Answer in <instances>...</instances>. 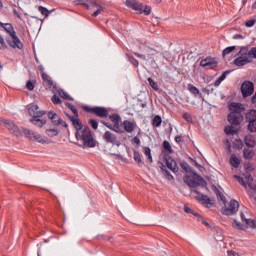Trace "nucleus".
I'll list each match as a JSON object with an SVG mask.
<instances>
[{
    "label": "nucleus",
    "instance_id": "obj_33",
    "mask_svg": "<svg viewBox=\"0 0 256 256\" xmlns=\"http://www.w3.org/2000/svg\"><path fill=\"white\" fill-rule=\"evenodd\" d=\"M188 91H190V93L194 95V97H197V95H200L201 97V92L193 84L188 85Z\"/></svg>",
    "mask_w": 256,
    "mask_h": 256
},
{
    "label": "nucleus",
    "instance_id": "obj_41",
    "mask_svg": "<svg viewBox=\"0 0 256 256\" xmlns=\"http://www.w3.org/2000/svg\"><path fill=\"white\" fill-rule=\"evenodd\" d=\"M248 129L251 133H256V120H252L249 122Z\"/></svg>",
    "mask_w": 256,
    "mask_h": 256
},
{
    "label": "nucleus",
    "instance_id": "obj_22",
    "mask_svg": "<svg viewBox=\"0 0 256 256\" xmlns=\"http://www.w3.org/2000/svg\"><path fill=\"white\" fill-rule=\"evenodd\" d=\"M237 55L244 58L248 63H252V60L249 56V48L248 47L242 46Z\"/></svg>",
    "mask_w": 256,
    "mask_h": 256
},
{
    "label": "nucleus",
    "instance_id": "obj_26",
    "mask_svg": "<svg viewBox=\"0 0 256 256\" xmlns=\"http://www.w3.org/2000/svg\"><path fill=\"white\" fill-rule=\"evenodd\" d=\"M229 73L230 71H225L223 74H221L219 78L214 82V86L219 87V85H221V83H223V81L227 79V76L229 75Z\"/></svg>",
    "mask_w": 256,
    "mask_h": 256
},
{
    "label": "nucleus",
    "instance_id": "obj_47",
    "mask_svg": "<svg viewBox=\"0 0 256 256\" xmlns=\"http://www.w3.org/2000/svg\"><path fill=\"white\" fill-rule=\"evenodd\" d=\"M245 223L246 225H248V227H251L252 229H256V221L253 219H245Z\"/></svg>",
    "mask_w": 256,
    "mask_h": 256
},
{
    "label": "nucleus",
    "instance_id": "obj_46",
    "mask_svg": "<svg viewBox=\"0 0 256 256\" xmlns=\"http://www.w3.org/2000/svg\"><path fill=\"white\" fill-rule=\"evenodd\" d=\"M88 123H89V125H91L92 129H94V130L99 129V122H97V120H95V119H90V120L88 121Z\"/></svg>",
    "mask_w": 256,
    "mask_h": 256
},
{
    "label": "nucleus",
    "instance_id": "obj_64",
    "mask_svg": "<svg viewBox=\"0 0 256 256\" xmlns=\"http://www.w3.org/2000/svg\"><path fill=\"white\" fill-rule=\"evenodd\" d=\"M228 255L229 256H239V254L237 252L233 251V250L228 251Z\"/></svg>",
    "mask_w": 256,
    "mask_h": 256
},
{
    "label": "nucleus",
    "instance_id": "obj_62",
    "mask_svg": "<svg viewBox=\"0 0 256 256\" xmlns=\"http://www.w3.org/2000/svg\"><path fill=\"white\" fill-rule=\"evenodd\" d=\"M132 142L135 143V145H141V139L138 138V136H135V137L132 139Z\"/></svg>",
    "mask_w": 256,
    "mask_h": 256
},
{
    "label": "nucleus",
    "instance_id": "obj_27",
    "mask_svg": "<svg viewBox=\"0 0 256 256\" xmlns=\"http://www.w3.org/2000/svg\"><path fill=\"white\" fill-rule=\"evenodd\" d=\"M233 63L236 65V67H244V65H248L249 62L241 56H238L236 59H234Z\"/></svg>",
    "mask_w": 256,
    "mask_h": 256
},
{
    "label": "nucleus",
    "instance_id": "obj_15",
    "mask_svg": "<svg viewBox=\"0 0 256 256\" xmlns=\"http://www.w3.org/2000/svg\"><path fill=\"white\" fill-rule=\"evenodd\" d=\"M2 123L5 125V127L10 131V133H14L18 137V135H21V131H19V127L15 125L11 120H3Z\"/></svg>",
    "mask_w": 256,
    "mask_h": 256
},
{
    "label": "nucleus",
    "instance_id": "obj_55",
    "mask_svg": "<svg viewBox=\"0 0 256 256\" xmlns=\"http://www.w3.org/2000/svg\"><path fill=\"white\" fill-rule=\"evenodd\" d=\"M183 119L187 121V123H193V117H191V114L189 112H185L183 114Z\"/></svg>",
    "mask_w": 256,
    "mask_h": 256
},
{
    "label": "nucleus",
    "instance_id": "obj_28",
    "mask_svg": "<svg viewBox=\"0 0 256 256\" xmlns=\"http://www.w3.org/2000/svg\"><path fill=\"white\" fill-rule=\"evenodd\" d=\"M230 164L232 167H234V169H237L239 165H241V161H239V158H237L235 154H232L230 157Z\"/></svg>",
    "mask_w": 256,
    "mask_h": 256
},
{
    "label": "nucleus",
    "instance_id": "obj_44",
    "mask_svg": "<svg viewBox=\"0 0 256 256\" xmlns=\"http://www.w3.org/2000/svg\"><path fill=\"white\" fill-rule=\"evenodd\" d=\"M163 147H164L165 151H168V153L173 152V148L171 147V144L169 143V141L165 140L163 142Z\"/></svg>",
    "mask_w": 256,
    "mask_h": 256
},
{
    "label": "nucleus",
    "instance_id": "obj_3",
    "mask_svg": "<svg viewBox=\"0 0 256 256\" xmlns=\"http://www.w3.org/2000/svg\"><path fill=\"white\" fill-rule=\"evenodd\" d=\"M111 123L106 121H101V124L110 129V131H114V133H123L121 130V116L119 114H112L109 116Z\"/></svg>",
    "mask_w": 256,
    "mask_h": 256
},
{
    "label": "nucleus",
    "instance_id": "obj_9",
    "mask_svg": "<svg viewBox=\"0 0 256 256\" xmlns=\"http://www.w3.org/2000/svg\"><path fill=\"white\" fill-rule=\"evenodd\" d=\"M192 193L196 194L195 197H196L197 201L202 203V205H213V201L211 199H209V196L202 194L201 192H199L198 189L192 190Z\"/></svg>",
    "mask_w": 256,
    "mask_h": 256
},
{
    "label": "nucleus",
    "instance_id": "obj_50",
    "mask_svg": "<svg viewBox=\"0 0 256 256\" xmlns=\"http://www.w3.org/2000/svg\"><path fill=\"white\" fill-rule=\"evenodd\" d=\"M51 101L54 105H61V98L57 96V94H54L51 98Z\"/></svg>",
    "mask_w": 256,
    "mask_h": 256
},
{
    "label": "nucleus",
    "instance_id": "obj_51",
    "mask_svg": "<svg viewBox=\"0 0 256 256\" xmlns=\"http://www.w3.org/2000/svg\"><path fill=\"white\" fill-rule=\"evenodd\" d=\"M134 161H136L138 163V165L141 167V154L137 151L134 152Z\"/></svg>",
    "mask_w": 256,
    "mask_h": 256
},
{
    "label": "nucleus",
    "instance_id": "obj_42",
    "mask_svg": "<svg viewBox=\"0 0 256 256\" xmlns=\"http://www.w3.org/2000/svg\"><path fill=\"white\" fill-rule=\"evenodd\" d=\"M128 61L133 65V67H139V61L135 57L128 55Z\"/></svg>",
    "mask_w": 256,
    "mask_h": 256
},
{
    "label": "nucleus",
    "instance_id": "obj_43",
    "mask_svg": "<svg viewBox=\"0 0 256 256\" xmlns=\"http://www.w3.org/2000/svg\"><path fill=\"white\" fill-rule=\"evenodd\" d=\"M138 13H145V15H150L151 14V6H143L142 5V10H138Z\"/></svg>",
    "mask_w": 256,
    "mask_h": 256
},
{
    "label": "nucleus",
    "instance_id": "obj_37",
    "mask_svg": "<svg viewBox=\"0 0 256 256\" xmlns=\"http://www.w3.org/2000/svg\"><path fill=\"white\" fill-rule=\"evenodd\" d=\"M91 1L93 0H76L75 3L76 5H83V7H86V9H90L91 6L89 5H91Z\"/></svg>",
    "mask_w": 256,
    "mask_h": 256
},
{
    "label": "nucleus",
    "instance_id": "obj_2",
    "mask_svg": "<svg viewBox=\"0 0 256 256\" xmlns=\"http://www.w3.org/2000/svg\"><path fill=\"white\" fill-rule=\"evenodd\" d=\"M2 27L4 31L10 35V37H6L7 44L12 47V49H23V42H21V39L17 36L13 25L6 23Z\"/></svg>",
    "mask_w": 256,
    "mask_h": 256
},
{
    "label": "nucleus",
    "instance_id": "obj_1",
    "mask_svg": "<svg viewBox=\"0 0 256 256\" xmlns=\"http://www.w3.org/2000/svg\"><path fill=\"white\" fill-rule=\"evenodd\" d=\"M70 121L76 129L75 137L77 141H82L84 147H95L97 145V141L93 138V133L91 132V128L84 127L81 124V120H79V116H71Z\"/></svg>",
    "mask_w": 256,
    "mask_h": 256
},
{
    "label": "nucleus",
    "instance_id": "obj_61",
    "mask_svg": "<svg viewBox=\"0 0 256 256\" xmlns=\"http://www.w3.org/2000/svg\"><path fill=\"white\" fill-rule=\"evenodd\" d=\"M181 168L184 169V171H189V169H191L187 162L182 163Z\"/></svg>",
    "mask_w": 256,
    "mask_h": 256
},
{
    "label": "nucleus",
    "instance_id": "obj_13",
    "mask_svg": "<svg viewBox=\"0 0 256 256\" xmlns=\"http://www.w3.org/2000/svg\"><path fill=\"white\" fill-rule=\"evenodd\" d=\"M230 113H235L236 115H241L245 111V106L241 103L232 102L228 105Z\"/></svg>",
    "mask_w": 256,
    "mask_h": 256
},
{
    "label": "nucleus",
    "instance_id": "obj_5",
    "mask_svg": "<svg viewBox=\"0 0 256 256\" xmlns=\"http://www.w3.org/2000/svg\"><path fill=\"white\" fill-rule=\"evenodd\" d=\"M85 110L88 113H94L96 117H100L101 119L109 117V110L106 109L105 107L101 106H95V107H86Z\"/></svg>",
    "mask_w": 256,
    "mask_h": 256
},
{
    "label": "nucleus",
    "instance_id": "obj_6",
    "mask_svg": "<svg viewBox=\"0 0 256 256\" xmlns=\"http://www.w3.org/2000/svg\"><path fill=\"white\" fill-rule=\"evenodd\" d=\"M255 91V85L251 81H244L241 85V93L243 97H250Z\"/></svg>",
    "mask_w": 256,
    "mask_h": 256
},
{
    "label": "nucleus",
    "instance_id": "obj_45",
    "mask_svg": "<svg viewBox=\"0 0 256 256\" xmlns=\"http://www.w3.org/2000/svg\"><path fill=\"white\" fill-rule=\"evenodd\" d=\"M235 49H236L235 46H229V47L225 48V49L223 50V53H222L223 57H225V55H229V53H233V51H234Z\"/></svg>",
    "mask_w": 256,
    "mask_h": 256
},
{
    "label": "nucleus",
    "instance_id": "obj_53",
    "mask_svg": "<svg viewBox=\"0 0 256 256\" xmlns=\"http://www.w3.org/2000/svg\"><path fill=\"white\" fill-rule=\"evenodd\" d=\"M0 49L2 51H5V49H7V43H5V38H3L1 34H0Z\"/></svg>",
    "mask_w": 256,
    "mask_h": 256
},
{
    "label": "nucleus",
    "instance_id": "obj_31",
    "mask_svg": "<svg viewBox=\"0 0 256 256\" xmlns=\"http://www.w3.org/2000/svg\"><path fill=\"white\" fill-rule=\"evenodd\" d=\"M161 171L163 173V175L166 177V179H168V181H173V175H171V172H169L167 170V168L165 167V165L162 164L161 166Z\"/></svg>",
    "mask_w": 256,
    "mask_h": 256
},
{
    "label": "nucleus",
    "instance_id": "obj_30",
    "mask_svg": "<svg viewBox=\"0 0 256 256\" xmlns=\"http://www.w3.org/2000/svg\"><path fill=\"white\" fill-rule=\"evenodd\" d=\"M40 117H36L31 119V123H33V125H36V127H43V125H45V123H47V121L45 119H39Z\"/></svg>",
    "mask_w": 256,
    "mask_h": 256
},
{
    "label": "nucleus",
    "instance_id": "obj_39",
    "mask_svg": "<svg viewBox=\"0 0 256 256\" xmlns=\"http://www.w3.org/2000/svg\"><path fill=\"white\" fill-rule=\"evenodd\" d=\"M148 83H149L150 87H152V89H154V91H159V85L157 84V82H155V80H153V78L149 77Z\"/></svg>",
    "mask_w": 256,
    "mask_h": 256
},
{
    "label": "nucleus",
    "instance_id": "obj_7",
    "mask_svg": "<svg viewBox=\"0 0 256 256\" xmlns=\"http://www.w3.org/2000/svg\"><path fill=\"white\" fill-rule=\"evenodd\" d=\"M103 139L106 143H111V145H116L117 147L121 145V142H119V140L117 139V136L113 134V132L111 131H106L103 134Z\"/></svg>",
    "mask_w": 256,
    "mask_h": 256
},
{
    "label": "nucleus",
    "instance_id": "obj_17",
    "mask_svg": "<svg viewBox=\"0 0 256 256\" xmlns=\"http://www.w3.org/2000/svg\"><path fill=\"white\" fill-rule=\"evenodd\" d=\"M42 81H44V83H46L48 89H50V91H52V93H56L57 92V85H55L53 83V80H51L49 78V75H47V73L42 72Z\"/></svg>",
    "mask_w": 256,
    "mask_h": 256
},
{
    "label": "nucleus",
    "instance_id": "obj_11",
    "mask_svg": "<svg viewBox=\"0 0 256 256\" xmlns=\"http://www.w3.org/2000/svg\"><path fill=\"white\" fill-rule=\"evenodd\" d=\"M242 121H243V114L230 113L228 115V123H230V125L239 127Z\"/></svg>",
    "mask_w": 256,
    "mask_h": 256
},
{
    "label": "nucleus",
    "instance_id": "obj_32",
    "mask_svg": "<svg viewBox=\"0 0 256 256\" xmlns=\"http://www.w3.org/2000/svg\"><path fill=\"white\" fill-rule=\"evenodd\" d=\"M226 135H235L237 133V129H235V125L231 124V126H226L224 129Z\"/></svg>",
    "mask_w": 256,
    "mask_h": 256
},
{
    "label": "nucleus",
    "instance_id": "obj_34",
    "mask_svg": "<svg viewBox=\"0 0 256 256\" xmlns=\"http://www.w3.org/2000/svg\"><path fill=\"white\" fill-rule=\"evenodd\" d=\"M38 11L44 17H49V15H51V13H53V10L49 11V9H47L46 7H43V6H39Z\"/></svg>",
    "mask_w": 256,
    "mask_h": 256
},
{
    "label": "nucleus",
    "instance_id": "obj_58",
    "mask_svg": "<svg viewBox=\"0 0 256 256\" xmlns=\"http://www.w3.org/2000/svg\"><path fill=\"white\" fill-rule=\"evenodd\" d=\"M255 23H256V18H252V19L245 22V26L246 27H253V25H255Z\"/></svg>",
    "mask_w": 256,
    "mask_h": 256
},
{
    "label": "nucleus",
    "instance_id": "obj_40",
    "mask_svg": "<svg viewBox=\"0 0 256 256\" xmlns=\"http://www.w3.org/2000/svg\"><path fill=\"white\" fill-rule=\"evenodd\" d=\"M46 135H48V137H57V135H59V131L57 129H47Z\"/></svg>",
    "mask_w": 256,
    "mask_h": 256
},
{
    "label": "nucleus",
    "instance_id": "obj_35",
    "mask_svg": "<svg viewBox=\"0 0 256 256\" xmlns=\"http://www.w3.org/2000/svg\"><path fill=\"white\" fill-rule=\"evenodd\" d=\"M143 153L147 157L149 163H153V156L151 155V148L144 147L143 148Z\"/></svg>",
    "mask_w": 256,
    "mask_h": 256
},
{
    "label": "nucleus",
    "instance_id": "obj_12",
    "mask_svg": "<svg viewBox=\"0 0 256 256\" xmlns=\"http://www.w3.org/2000/svg\"><path fill=\"white\" fill-rule=\"evenodd\" d=\"M200 67H205V69H213V67H217V59L206 57L200 61Z\"/></svg>",
    "mask_w": 256,
    "mask_h": 256
},
{
    "label": "nucleus",
    "instance_id": "obj_18",
    "mask_svg": "<svg viewBox=\"0 0 256 256\" xmlns=\"http://www.w3.org/2000/svg\"><path fill=\"white\" fill-rule=\"evenodd\" d=\"M28 113L31 117H33V119L37 117H43L45 115V112L39 110V106L37 105H31L28 108Z\"/></svg>",
    "mask_w": 256,
    "mask_h": 256
},
{
    "label": "nucleus",
    "instance_id": "obj_59",
    "mask_svg": "<svg viewBox=\"0 0 256 256\" xmlns=\"http://www.w3.org/2000/svg\"><path fill=\"white\" fill-rule=\"evenodd\" d=\"M135 57H138L139 59H143V61H147V56H145L144 54H140L138 52H134Z\"/></svg>",
    "mask_w": 256,
    "mask_h": 256
},
{
    "label": "nucleus",
    "instance_id": "obj_56",
    "mask_svg": "<svg viewBox=\"0 0 256 256\" xmlns=\"http://www.w3.org/2000/svg\"><path fill=\"white\" fill-rule=\"evenodd\" d=\"M184 211L185 213H191L192 215H194V217H199V214L195 213L191 208H189L188 206H184Z\"/></svg>",
    "mask_w": 256,
    "mask_h": 256
},
{
    "label": "nucleus",
    "instance_id": "obj_60",
    "mask_svg": "<svg viewBox=\"0 0 256 256\" xmlns=\"http://www.w3.org/2000/svg\"><path fill=\"white\" fill-rule=\"evenodd\" d=\"M217 198L219 199V201H222L223 205H227V198L225 197V195L221 194Z\"/></svg>",
    "mask_w": 256,
    "mask_h": 256
},
{
    "label": "nucleus",
    "instance_id": "obj_48",
    "mask_svg": "<svg viewBox=\"0 0 256 256\" xmlns=\"http://www.w3.org/2000/svg\"><path fill=\"white\" fill-rule=\"evenodd\" d=\"M235 179L238 181V183H241L243 187H245V189H247V180L245 182V179H243V177L235 175L234 176Z\"/></svg>",
    "mask_w": 256,
    "mask_h": 256
},
{
    "label": "nucleus",
    "instance_id": "obj_63",
    "mask_svg": "<svg viewBox=\"0 0 256 256\" xmlns=\"http://www.w3.org/2000/svg\"><path fill=\"white\" fill-rule=\"evenodd\" d=\"M213 191H214L216 197H218L219 195L222 194L221 191L217 189V186H213Z\"/></svg>",
    "mask_w": 256,
    "mask_h": 256
},
{
    "label": "nucleus",
    "instance_id": "obj_54",
    "mask_svg": "<svg viewBox=\"0 0 256 256\" xmlns=\"http://www.w3.org/2000/svg\"><path fill=\"white\" fill-rule=\"evenodd\" d=\"M66 105L69 107V109L72 111L74 116L79 117V111H77V108L73 106L72 104L66 103Z\"/></svg>",
    "mask_w": 256,
    "mask_h": 256
},
{
    "label": "nucleus",
    "instance_id": "obj_49",
    "mask_svg": "<svg viewBox=\"0 0 256 256\" xmlns=\"http://www.w3.org/2000/svg\"><path fill=\"white\" fill-rule=\"evenodd\" d=\"M248 54L251 61H253V59H256V47H252L250 50H248Z\"/></svg>",
    "mask_w": 256,
    "mask_h": 256
},
{
    "label": "nucleus",
    "instance_id": "obj_57",
    "mask_svg": "<svg viewBox=\"0 0 256 256\" xmlns=\"http://www.w3.org/2000/svg\"><path fill=\"white\" fill-rule=\"evenodd\" d=\"M26 89H28V91H33V89H35V84H33L31 80L27 81Z\"/></svg>",
    "mask_w": 256,
    "mask_h": 256
},
{
    "label": "nucleus",
    "instance_id": "obj_4",
    "mask_svg": "<svg viewBox=\"0 0 256 256\" xmlns=\"http://www.w3.org/2000/svg\"><path fill=\"white\" fill-rule=\"evenodd\" d=\"M193 175L195 180L191 179L189 176H185L184 183H186V185L192 187L193 189H197V187L205 183V180L203 179V177L195 172H193Z\"/></svg>",
    "mask_w": 256,
    "mask_h": 256
},
{
    "label": "nucleus",
    "instance_id": "obj_25",
    "mask_svg": "<svg viewBox=\"0 0 256 256\" xmlns=\"http://www.w3.org/2000/svg\"><path fill=\"white\" fill-rule=\"evenodd\" d=\"M59 97H61L62 99H65L66 101H73V97H71L67 92H65V90L63 89H56Z\"/></svg>",
    "mask_w": 256,
    "mask_h": 256
},
{
    "label": "nucleus",
    "instance_id": "obj_36",
    "mask_svg": "<svg viewBox=\"0 0 256 256\" xmlns=\"http://www.w3.org/2000/svg\"><path fill=\"white\" fill-rule=\"evenodd\" d=\"M246 121H256V110H250L247 114H246Z\"/></svg>",
    "mask_w": 256,
    "mask_h": 256
},
{
    "label": "nucleus",
    "instance_id": "obj_29",
    "mask_svg": "<svg viewBox=\"0 0 256 256\" xmlns=\"http://www.w3.org/2000/svg\"><path fill=\"white\" fill-rule=\"evenodd\" d=\"M244 159H253L255 152L251 148H245L243 151Z\"/></svg>",
    "mask_w": 256,
    "mask_h": 256
},
{
    "label": "nucleus",
    "instance_id": "obj_19",
    "mask_svg": "<svg viewBox=\"0 0 256 256\" xmlns=\"http://www.w3.org/2000/svg\"><path fill=\"white\" fill-rule=\"evenodd\" d=\"M164 160L167 168L170 169L172 173H177V171H179V167H177V162L173 160V158H171L170 156H166Z\"/></svg>",
    "mask_w": 256,
    "mask_h": 256
},
{
    "label": "nucleus",
    "instance_id": "obj_16",
    "mask_svg": "<svg viewBox=\"0 0 256 256\" xmlns=\"http://www.w3.org/2000/svg\"><path fill=\"white\" fill-rule=\"evenodd\" d=\"M48 118L51 119L52 123L55 125H61L62 127H67V123L57 115V113L50 111L48 112Z\"/></svg>",
    "mask_w": 256,
    "mask_h": 256
},
{
    "label": "nucleus",
    "instance_id": "obj_20",
    "mask_svg": "<svg viewBox=\"0 0 256 256\" xmlns=\"http://www.w3.org/2000/svg\"><path fill=\"white\" fill-rule=\"evenodd\" d=\"M125 5L133 11H143V4L137 2V0H126Z\"/></svg>",
    "mask_w": 256,
    "mask_h": 256
},
{
    "label": "nucleus",
    "instance_id": "obj_52",
    "mask_svg": "<svg viewBox=\"0 0 256 256\" xmlns=\"http://www.w3.org/2000/svg\"><path fill=\"white\" fill-rule=\"evenodd\" d=\"M146 52L148 53L147 58L151 59V57H153V55H157V50L153 49V48H147Z\"/></svg>",
    "mask_w": 256,
    "mask_h": 256
},
{
    "label": "nucleus",
    "instance_id": "obj_14",
    "mask_svg": "<svg viewBox=\"0 0 256 256\" xmlns=\"http://www.w3.org/2000/svg\"><path fill=\"white\" fill-rule=\"evenodd\" d=\"M89 7V9L96 10L93 12L92 17H98V15H101L105 9L103 5L99 4V2L95 0L90 1Z\"/></svg>",
    "mask_w": 256,
    "mask_h": 256
},
{
    "label": "nucleus",
    "instance_id": "obj_10",
    "mask_svg": "<svg viewBox=\"0 0 256 256\" xmlns=\"http://www.w3.org/2000/svg\"><path fill=\"white\" fill-rule=\"evenodd\" d=\"M24 135H26L28 139H31L32 141H37L38 143H45V140H43V137L41 136V134L33 130L25 129Z\"/></svg>",
    "mask_w": 256,
    "mask_h": 256
},
{
    "label": "nucleus",
    "instance_id": "obj_8",
    "mask_svg": "<svg viewBox=\"0 0 256 256\" xmlns=\"http://www.w3.org/2000/svg\"><path fill=\"white\" fill-rule=\"evenodd\" d=\"M239 211V202L237 200H231L229 206L223 210L224 215H235Z\"/></svg>",
    "mask_w": 256,
    "mask_h": 256
},
{
    "label": "nucleus",
    "instance_id": "obj_24",
    "mask_svg": "<svg viewBox=\"0 0 256 256\" xmlns=\"http://www.w3.org/2000/svg\"><path fill=\"white\" fill-rule=\"evenodd\" d=\"M245 179L247 181V186L249 189H252V191H256V183H253V176L251 174H247L245 176Z\"/></svg>",
    "mask_w": 256,
    "mask_h": 256
},
{
    "label": "nucleus",
    "instance_id": "obj_23",
    "mask_svg": "<svg viewBox=\"0 0 256 256\" xmlns=\"http://www.w3.org/2000/svg\"><path fill=\"white\" fill-rule=\"evenodd\" d=\"M244 143L247 147H255V136L253 135L245 136Z\"/></svg>",
    "mask_w": 256,
    "mask_h": 256
},
{
    "label": "nucleus",
    "instance_id": "obj_38",
    "mask_svg": "<svg viewBox=\"0 0 256 256\" xmlns=\"http://www.w3.org/2000/svg\"><path fill=\"white\" fill-rule=\"evenodd\" d=\"M161 123H163V119H161V116L156 115L152 121L153 127H161Z\"/></svg>",
    "mask_w": 256,
    "mask_h": 256
},
{
    "label": "nucleus",
    "instance_id": "obj_21",
    "mask_svg": "<svg viewBox=\"0 0 256 256\" xmlns=\"http://www.w3.org/2000/svg\"><path fill=\"white\" fill-rule=\"evenodd\" d=\"M123 127H124V131H126V133H133L135 131V129H137V124L133 121L124 120Z\"/></svg>",
    "mask_w": 256,
    "mask_h": 256
}]
</instances>
